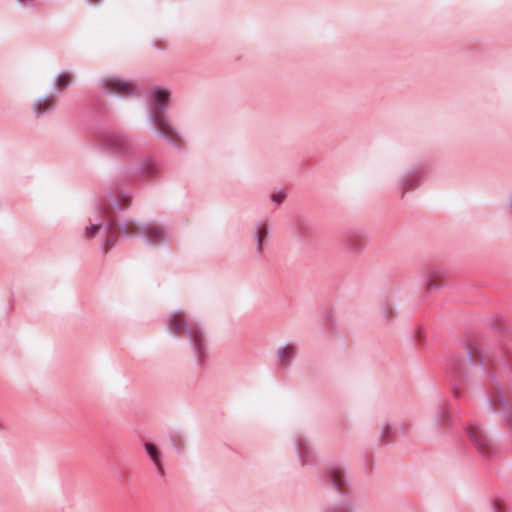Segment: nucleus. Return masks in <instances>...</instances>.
I'll list each match as a JSON object with an SVG mask.
<instances>
[{"instance_id": "obj_1", "label": "nucleus", "mask_w": 512, "mask_h": 512, "mask_svg": "<svg viewBox=\"0 0 512 512\" xmlns=\"http://www.w3.org/2000/svg\"><path fill=\"white\" fill-rule=\"evenodd\" d=\"M153 102L148 108V121L153 125L156 134L171 146L179 148L182 139L181 132L176 128L166 111L171 97L170 90L155 86L151 91Z\"/></svg>"}, {"instance_id": "obj_2", "label": "nucleus", "mask_w": 512, "mask_h": 512, "mask_svg": "<svg viewBox=\"0 0 512 512\" xmlns=\"http://www.w3.org/2000/svg\"><path fill=\"white\" fill-rule=\"evenodd\" d=\"M167 331L173 336L186 338L191 345L197 364L204 363L207 351L204 332L198 324L189 321L182 309L175 310L169 316Z\"/></svg>"}, {"instance_id": "obj_3", "label": "nucleus", "mask_w": 512, "mask_h": 512, "mask_svg": "<svg viewBox=\"0 0 512 512\" xmlns=\"http://www.w3.org/2000/svg\"><path fill=\"white\" fill-rule=\"evenodd\" d=\"M89 224L83 230V238L92 240L101 239V246L104 253L112 247L118 238L115 230V221L110 216L107 205L102 202H95L93 211L88 217Z\"/></svg>"}, {"instance_id": "obj_4", "label": "nucleus", "mask_w": 512, "mask_h": 512, "mask_svg": "<svg viewBox=\"0 0 512 512\" xmlns=\"http://www.w3.org/2000/svg\"><path fill=\"white\" fill-rule=\"evenodd\" d=\"M325 475L339 498L325 505L321 512H356L352 483L345 468L340 464L330 465Z\"/></svg>"}, {"instance_id": "obj_5", "label": "nucleus", "mask_w": 512, "mask_h": 512, "mask_svg": "<svg viewBox=\"0 0 512 512\" xmlns=\"http://www.w3.org/2000/svg\"><path fill=\"white\" fill-rule=\"evenodd\" d=\"M96 143L101 149L112 155L127 157L135 155L147 144V140L136 134L107 131L98 135Z\"/></svg>"}, {"instance_id": "obj_6", "label": "nucleus", "mask_w": 512, "mask_h": 512, "mask_svg": "<svg viewBox=\"0 0 512 512\" xmlns=\"http://www.w3.org/2000/svg\"><path fill=\"white\" fill-rule=\"evenodd\" d=\"M470 441L485 459L493 458L497 453V448L493 441L488 437L484 429L477 423H472L466 428Z\"/></svg>"}, {"instance_id": "obj_7", "label": "nucleus", "mask_w": 512, "mask_h": 512, "mask_svg": "<svg viewBox=\"0 0 512 512\" xmlns=\"http://www.w3.org/2000/svg\"><path fill=\"white\" fill-rule=\"evenodd\" d=\"M99 89L109 96H130L137 94V86L131 82L114 76L101 77L98 80Z\"/></svg>"}, {"instance_id": "obj_8", "label": "nucleus", "mask_w": 512, "mask_h": 512, "mask_svg": "<svg viewBox=\"0 0 512 512\" xmlns=\"http://www.w3.org/2000/svg\"><path fill=\"white\" fill-rule=\"evenodd\" d=\"M292 444L297 461L301 467L316 463V453L307 435L302 432H296L292 436Z\"/></svg>"}, {"instance_id": "obj_9", "label": "nucleus", "mask_w": 512, "mask_h": 512, "mask_svg": "<svg viewBox=\"0 0 512 512\" xmlns=\"http://www.w3.org/2000/svg\"><path fill=\"white\" fill-rule=\"evenodd\" d=\"M429 171L430 164L426 161L409 169L400 180L402 193L406 192L410 188L417 187Z\"/></svg>"}, {"instance_id": "obj_10", "label": "nucleus", "mask_w": 512, "mask_h": 512, "mask_svg": "<svg viewBox=\"0 0 512 512\" xmlns=\"http://www.w3.org/2000/svg\"><path fill=\"white\" fill-rule=\"evenodd\" d=\"M141 237L151 245H160L168 241L169 233L166 228L156 223H143Z\"/></svg>"}, {"instance_id": "obj_11", "label": "nucleus", "mask_w": 512, "mask_h": 512, "mask_svg": "<svg viewBox=\"0 0 512 512\" xmlns=\"http://www.w3.org/2000/svg\"><path fill=\"white\" fill-rule=\"evenodd\" d=\"M366 246V234L362 230H352L344 235L343 247L348 254H358Z\"/></svg>"}, {"instance_id": "obj_12", "label": "nucleus", "mask_w": 512, "mask_h": 512, "mask_svg": "<svg viewBox=\"0 0 512 512\" xmlns=\"http://www.w3.org/2000/svg\"><path fill=\"white\" fill-rule=\"evenodd\" d=\"M474 354L480 358V365H484V359L480 352L477 350L467 349L465 356L463 357V363L460 361L458 356H453L450 360L451 368L459 375H464L468 371V366L474 367L477 365Z\"/></svg>"}, {"instance_id": "obj_13", "label": "nucleus", "mask_w": 512, "mask_h": 512, "mask_svg": "<svg viewBox=\"0 0 512 512\" xmlns=\"http://www.w3.org/2000/svg\"><path fill=\"white\" fill-rule=\"evenodd\" d=\"M135 171L147 179H153L160 174L161 165L154 156H145L138 163Z\"/></svg>"}, {"instance_id": "obj_14", "label": "nucleus", "mask_w": 512, "mask_h": 512, "mask_svg": "<svg viewBox=\"0 0 512 512\" xmlns=\"http://www.w3.org/2000/svg\"><path fill=\"white\" fill-rule=\"evenodd\" d=\"M144 448L150 461L152 462L156 474L159 477H164L166 474V469L161 450L152 442H145Z\"/></svg>"}, {"instance_id": "obj_15", "label": "nucleus", "mask_w": 512, "mask_h": 512, "mask_svg": "<svg viewBox=\"0 0 512 512\" xmlns=\"http://www.w3.org/2000/svg\"><path fill=\"white\" fill-rule=\"evenodd\" d=\"M451 418L447 409L443 405H438L433 412V418L430 423V429L441 434L444 428L450 425Z\"/></svg>"}, {"instance_id": "obj_16", "label": "nucleus", "mask_w": 512, "mask_h": 512, "mask_svg": "<svg viewBox=\"0 0 512 512\" xmlns=\"http://www.w3.org/2000/svg\"><path fill=\"white\" fill-rule=\"evenodd\" d=\"M269 224L265 220H260L256 222L254 228H253V236L254 241L256 243L255 245V252L258 255H261L263 253V241L268 237L269 235Z\"/></svg>"}, {"instance_id": "obj_17", "label": "nucleus", "mask_w": 512, "mask_h": 512, "mask_svg": "<svg viewBox=\"0 0 512 512\" xmlns=\"http://www.w3.org/2000/svg\"><path fill=\"white\" fill-rule=\"evenodd\" d=\"M119 228L121 234L125 237L140 236L143 223L138 222L135 218H125L116 223L115 227Z\"/></svg>"}, {"instance_id": "obj_18", "label": "nucleus", "mask_w": 512, "mask_h": 512, "mask_svg": "<svg viewBox=\"0 0 512 512\" xmlns=\"http://www.w3.org/2000/svg\"><path fill=\"white\" fill-rule=\"evenodd\" d=\"M297 354V347L293 342H287L280 346L277 350L279 364L282 367H287L295 358Z\"/></svg>"}, {"instance_id": "obj_19", "label": "nucleus", "mask_w": 512, "mask_h": 512, "mask_svg": "<svg viewBox=\"0 0 512 512\" xmlns=\"http://www.w3.org/2000/svg\"><path fill=\"white\" fill-rule=\"evenodd\" d=\"M111 204L114 209L123 212L127 210L132 204V196L129 192H119L116 194H112L109 197Z\"/></svg>"}, {"instance_id": "obj_20", "label": "nucleus", "mask_w": 512, "mask_h": 512, "mask_svg": "<svg viewBox=\"0 0 512 512\" xmlns=\"http://www.w3.org/2000/svg\"><path fill=\"white\" fill-rule=\"evenodd\" d=\"M54 106V99L52 95H45L42 98H39L33 106V111L37 115L44 114L51 110Z\"/></svg>"}, {"instance_id": "obj_21", "label": "nucleus", "mask_w": 512, "mask_h": 512, "mask_svg": "<svg viewBox=\"0 0 512 512\" xmlns=\"http://www.w3.org/2000/svg\"><path fill=\"white\" fill-rule=\"evenodd\" d=\"M72 76L69 72H61L53 80V92L58 94L71 84Z\"/></svg>"}, {"instance_id": "obj_22", "label": "nucleus", "mask_w": 512, "mask_h": 512, "mask_svg": "<svg viewBox=\"0 0 512 512\" xmlns=\"http://www.w3.org/2000/svg\"><path fill=\"white\" fill-rule=\"evenodd\" d=\"M397 434V427H392L390 424H384L382 426V430H381V434H380V437H381V441L383 443H387L389 442V438L391 435H395Z\"/></svg>"}, {"instance_id": "obj_23", "label": "nucleus", "mask_w": 512, "mask_h": 512, "mask_svg": "<svg viewBox=\"0 0 512 512\" xmlns=\"http://www.w3.org/2000/svg\"><path fill=\"white\" fill-rule=\"evenodd\" d=\"M285 198H286V192L282 189L273 191L270 196V200L277 205L282 204L283 201L285 200Z\"/></svg>"}, {"instance_id": "obj_24", "label": "nucleus", "mask_w": 512, "mask_h": 512, "mask_svg": "<svg viewBox=\"0 0 512 512\" xmlns=\"http://www.w3.org/2000/svg\"><path fill=\"white\" fill-rule=\"evenodd\" d=\"M381 314L383 315V317L385 319H388L389 316L392 314V312L394 311V306L389 303V302H386L384 303L382 306H381Z\"/></svg>"}, {"instance_id": "obj_25", "label": "nucleus", "mask_w": 512, "mask_h": 512, "mask_svg": "<svg viewBox=\"0 0 512 512\" xmlns=\"http://www.w3.org/2000/svg\"><path fill=\"white\" fill-rule=\"evenodd\" d=\"M297 227L300 234H304L305 230L307 229V222L304 219H299L297 222Z\"/></svg>"}, {"instance_id": "obj_26", "label": "nucleus", "mask_w": 512, "mask_h": 512, "mask_svg": "<svg viewBox=\"0 0 512 512\" xmlns=\"http://www.w3.org/2000/svg\"><path fill=\"white\" fill-rule=\"evenodd\" d=\"M492 508H493L494 512H505L506 511L505 505H502L500 503H493Z\"/></svg>"}, {"instance_id": "obj_27", "label": "nucleus", "mask_w": 512, "mask_h": 512, "mask_svg": "<svg viewBox=\"0 0 512 512\" xmlns=\"http://www.w3.org/2000/svg\"><path fill=\"white\" fill-rule=\"evenodd\" d=\"M21 5L31 7L34 5L35 0H17Z\"/></svg>"}, {"instance_id": "obj_28", "label": "nucleus", "mask_w": 512, "mask_h": 512, "mask_svg": "<svg viewBox=\"0 0 512 512\" xmlns=\"http://www.w3.org/2000/svg\"><path fill=\"white\" fill-rule=\"evenodd\" d=\"M507 206L512 210V194L509 196L507 200Z\"/></svg>"}, {"instance_id": "obj_29", "label": "nucleus", "mask_w": 512, "mask_h": 512, "mask_svg": "<svg viewBox=\"0 0 512 512\" xmlns=\"http://www.w3.org/2000/svg\"><path fill=\"white\" fill-rule=\"evenodd\" d=\"M86 1L89 3H98V2H101L102 0H86Z\"/></svg>"}, {"instance_id": "obj_30", "label": "nucleus", "mask_w": 512, "mask_h": 512, "mask_svg": "<svg viewBox=\"0 0 512 512\" xmlns=\"http://www.w3.org/2000/svg\"><path fill=\"white\" fill-rule=\"evenodd\" d=\"M155 47H156L157 49H164V46H160V45H155Z\"/></svg>"}]
</instances>
